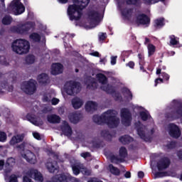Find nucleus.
I'll return each mask as SVG.
<instances>
[{"label":"nucleus","mask_w":182,"mask_h":182,"mask_svg":"<svg viewBox=\"0 0 182 182\" xmlns=\"http://www.w3.org/2000/svg\"><path fill=\"white\" fill-rule=\"evenodd\" d=\"M64 89L68 95L72 96V95H75V93H77V92H79L80 85L75 81H69L65 83Z\"/></svg>","instance_id":"1a4fd4ad"},{"label":"nucleus","mask_w":182,"mask_h":182,"mask_svg":"<svg viewBox=\"0 0 182 182\" xmlns=\"http://www.w3.org/2000/svg\"><path fill=\"white\" fill-rule=\"evenodd\" d=\"M10 182H18V176L16 175H11L10 177Z\"/></svg>","instance_id":"49530a36"},{"label":"nucleus","mask_w":182,"mask_h":182,"mask_svg":"<svg viewBox=\"0 0 182 182\" xmlns=\"http://www.w3.org/2000/svg\"><path fill=\"white\" fill-rule=\"evenodd\" d=\"M11 48L18 55H26L31 49V43L27 40L19 38L12 42Z\"/></svg>","instance_id":"20e7f679"},{"label":"nucleus","mask_w":182,"mask_h":182,"mask_svg":"<svg viewBox=\"0 0 182 182\" xmlns=\"http://www.w3.org/2000/svg\"><path fill=\"white\" fill-rule=\"evenodd\" d=\"M4 164H5V162L3 160H0V167H4Z\"/></svg>","instance_id":"69168bd1"},{"label":"nucleus","mask_w":182,"mask_h":182,"mask_svg":"<svg viewBox=\"0 0 182 182\" xmlns=\"http://www.w3.org/2000/svg\"><path fill=\"white\" fill-rule=\"evenodd\" d=\"M68 117L71 123L76 124L79 122V120L82 118V115L77 112H72L69 114Z\"/></svg>","instance_id":"4be33fe9"},{"label":"nucleus","mask_w":182,"mask_h":182,"mask_svg":"<svg viewBox=\"0 0 182 182\" xmlns=\"http://www.w3.org/2000/svg\"><path fill=\"white\" fill-rule=\"evenodd\" d=\"M88 182H103L102 181L97 180L96 178H92L88 181Z\"/></svg>","instance_id":"6e6d98bb"},{"label":"nucleus","mask_w":182,"mask_h":182,"mask_svg":"<svg viewBox=\"0 0 182 182\" xmlns=\"http://www.w3.org/2000/svg\"><path fill=\"white\" fill-rule=\"evenodd\" d=\"M176 114L178 115L177 117H175L174 119H178V117H182V107H180L178 110L176 112Z\"/></svg>","instance_id":"de8ad7c7"},{"label":"nucleus","mask_w":182,"mask_h":182,"mask_svg":"<svg viewBox=\"0 0 182 182\" xmlns=\"http://www.w3.org/2000/svg\"><path fill=\"white\" fill-rule=\"evenodd\" d=\"M168 166H170V160L167 158L162 159L158 162V170H164V168H167Z\"/></svg>","instance_id":"a211bd4d"},{"label":"nucleus","mask_w":182,"mask_h":182,"mask_svg":"<svg viewBox=\"0 0 182 182\" xmlns=\"http://www.w3.org/2000/svg\"><path fill=\"white\" fill-rule=\"evenodd\" d=\"M30 39L34 42H39L41 41V36L36 33H33L30 36Z\"/></svg>","instance_id":"4c0bfd02"},{"label":"nucleus","mask_w":182,"mask_h":182,"mask_svg":"<svg viewBox=\"0 0 182 182\" xmlns=\"http://www.w3.org/2000/svg\"><path fill=\"white\" fill-rule=\"evenodd\" d=\"M122 95L123 96H124V97H126L127 100H132V92H130V90H129V89L127 88H124L122 90Z\"/></svg>","instance_id":"7c9ffc66"},{"label":"nucleus","mask_w":182,"mask_h":182,"mask_svg":"<svg viewBox=\"0 0 182 182\" xmlns=\"http://www.w3.org/2000/svg\"><path fill=\"white\" fill-rule=\"evenodd\" d=\"M127 156V150L124 147H121L119 149V160H123Z\"/></svg>","instance_id":"473e14b6"},{"label":"nucleus","mask_w":182,"mask_h":182,"mask_svg":"<svg viewBox=\"0 0 182 182\" xmlns=\"http://www.w3.org/2000/svg\"><path fill=\"white\" fill-rule=\"evenodd\" d=\"M99 38L100 41H105V39H106V33H100L99 34Z\"/></svg>","instance_id":"3c124183"},{"label":"nucleus","mask_w":182,"mask_h":182,"mask_svg":"<svg viewBox=\"0 0 182 182\" xmlns=\"http://www.w3.org/2000/svg\"><path fill=\"white\" fill-rule=\"evenodd\" d=\"M90 55H91V56H97V57H99V52L95 51V52H94V53H91Z\"/></svg>","instance_id":"bf43d9fd"},{"label":"nucleus","mask_w":182,"mask_h":182,"mask_svg":"<svg viewBox=\"0 0 182 182\" xmlns=\"http://www.w3.org/2000/svg\"><path fill=\"white\" fill-rule=\"evenodd\" d=\"M140 110H141L139 112L141 119L144 120V122H146V120H151V117L150 116V114H149V112L147 110L144 109L142 107H140Z\"/></svg>","instance_id":"393cba45"},{"label":"nucleus","mask_w":182,"mask_h":182,"mask_svg":"<svg viewBox=\"0 0 182 182\" xmlns=\"http://www.w3.org/2000/svg\"><path fill=\"white\" fill-rule=\"evenodd\" d=\"M142 1L146 5H151V4H157L160 0H142Z\"/></svg>","instance_id":"ea45409f"},{"label":"nucleus","mask_w":182,"mask_h":182,"mask_svg":"<svg viewBox=\"0 0 182 182\" xmlns=\"http://www.w3.org/2000/svg\"><path fill=\"white\" fill-rule=\"evenodd\" d=\"M156 176V177H161V173H157Z\"/></svg>","instance_id":"774afa93"},{"label":"nucleus","mask_w":182,"mask_h":182,"mask_svg":"<svg viewBox=\"0 0 182 182\" xmlns=\"http://www.w3.org/2000/svg\"><path fill=\"white\" fill-rule=\"evenodd\" d=\"M27 118L28 122L32 123V124H34V126H42V124H43V122H42V120H41L39 118L31 117V115H28Z\"/></svg>","instance_id":"5701e85b"},{"label":"nucleus","mask_w":182,"mask_h":182,"mask_svg":"<svg viewBox=\"0 0 182 182\" xmlns=\"http://www.w3.org/2000/svg\"><path fill=\"white\" fill-rule=\"evenodd\" d=\"M26 176L33 178L35 181L43 182V175L37 169L31 168L26 171Z\"/></svg>","instance_id":"ddd939ff"},{"label":"nucleus","mask_w":182,"mask_h":182,"mask_svg":"<svg viewBox=\"0 0 182 182\" xmlns=\"http://www.w3.org/2000/svg\"><path fill=\"white\" fill-rule=\"evenodd\" d=\"M135 129L137 132L138 136H139L141 139L146 140V137L147 136V129H146V127L141 125L140 122H138L135 124Z\"/></svg>","instance_id":"2eb2a0df"},{"label":"nucleus","mask_w":182,"mask_h":182,"mask_svg":"<svg viewBox=\"0 0 182 182\" xmlns=\"http://www.w3.org/2000/svg\"><path fill=\"white\" fill-rule=\"evenodd\" d=\"M97 79L99 80L100 83L101 84L100 87L102 90H105V92H107V93H112L113 87L107 84V78H106V76H105V75L101 73L97 74Z\"/></svg>","instance_id":"9d476101"},{"label":"nucleus","mask_w":182,"mask_h":182,"mask_svg":"<svg viewBox=\"0 0 182 182\" xmlns=\"http://www.w3.org/2000/svg\"><path fill=\"white\" fill-rule=\"evenodd\" d=\"M149 43H150V39L146 38L144 44L147 46V45H149Z\"/></svg>","instance_id":"680f3d73"},{"label":"nucleus","mask_w":182,"mask_h":182,"mask_svg":"<svg viewBox=\"0 0 182 182\" xmlns=\"http://www.w3.org/2000/svg\"><path fill=\"white\" fill-rule=\"evenodd\" d=\"M121 118L122 123L124 126H130L132 123V114H130L129 109L126 108L121 109Z\"/></svg>","instance_id":"f8f14e48"},{"label":"nucleus","mask_w":182,"mask_h":182,"mask_svg":"<svg viewBox=\"0 0 182 182\" xmlns=\"http://www.w3.org/2000/svg\"><path fill=\"white\" fill-rule=\"evenodd\" d=\"M21 89L27 95H33L36 90V81L31 80L30 81L23 82Z\"/></svg>","instance_id":"9b49d317"},{"label":"nucleus","mask_w":182,"mask_h":182,"mask_svg":"<svg viewBox=\"0 0 182 182\" xmlns=\"http://www.w3.org/2000/svg\"><path fill=\"white\" fill-rule=\"evenodd\" d=\"M15 159L14 158H9L6 161V164H8V166H10V167H13V166H15Z\"/></svg>","instance_id":"a19ab883"},{"label":"nucleus","mask_w":182,"mask_h":182,"mask_svg":"<svg viewBox=\"0 0 182 182\" xmlns=\"http://www.w3.org/2000/svg\"><path fill=\"white\" fill-rule=\"evenodd\" d=\"M119 141H121L122 144H127L128 143H132V141H133V138L129 135H124L119 138Z\"/></svg>","instance_id":"c85d7f7f"},{"label":"nucleus","mask_w":182,"mask_h":182,"mask_svg":"<svg viewBox=\"0 0 182 182\" xmlns=\"http://www.w3.org/2000/svg\"><path fill=\"white\" fill-rule=\"evenodd\" d=\"M32 134L34 139H36V140H42V135H41V134L33 132Z\"/></svg>","instance_id":"79ce46f5"},{"label":"nucleus","mask_w":182,"mask_h":182,"mask_svg":"<svg viewBox=\"0 0 182 182\" xmlns=\"http://www.w3.org/2000/svg\"><path fill=\"white\" fill-rule=\"evenodd\" d=\"M97 109V104L92 101H88L85 104V110L86 112H88V113H92L95 112Z\"/></svg>","instance_id":"aec40b11"},{"label":"nucleus","mask_w":182,"mask_h":182,"mask_svg":"<svg viewBox=\"0 0 182 182\" xmlns=\"http://www.w3.org/2000/svg\"><path fill=\"white\" fill-rule=\"evenodd\" d=\"M168 133L171 137H174L175 139H178L181 136L180 128L174 124H170L168 125Z\"/></svg>","instance_id":"4468645a"},{"label":"nucleus","mask_w":182,"mask_h":182,"mask_svg":"<svg viewBox=\"0 0 182 182\" xmlns=\"http://www.w3.org/2000/svg\"><path fill=\"white\" fill-rule=\"evenodd\" d=\"M156 75H159L161 79H164L165 80H168V79H170V76L165 73H161V69L160 68L156 70Z\"/></svg>","instance_id":"72a5a7b5"},{"label":"nucleus","mask_w":182,"mask_h":182,"mask_svg":"<svg viewBox=\"0 0 182 182\" xmlns=\"http://www.w3.org/2000/svg\"><path fill=\"white\" fill-rule=\"evenodd\" d=\"M26 63H28V65L34 63V62H35V56L32 55H28L26 58Z\"/></svg>","instance_id":"58836bf2"},{"label":"nucleus","mask_w":182,"mask_h":182,"mask_svg":"<svg viewBox=\"0 0 182 182\" xmlns=\"http://www.w3.org/2000/svg\"><path fill=\"white\" fill-rule=\"evenodd\" d=\"M3 25H11L12 23V17L11 16H5L1 20Z\"/></svg>","instance_id":"2f4dec72"},{"label":"nucleus","mask_w":182,"mask_h":182,"mask_svg":"<svg viewBox=\"0 0 182 182\" xmlns=\"http://www.w3.org/2000/svg\"><path fill=\"white\" fill-rule=\"evenodd\" d=\"M139 0H127V5H136Z\"/></svg>","instance_id":"a18cd8bd"},{"label":"nucleus","mask_w":182,"mask_h":182,"mask_svg":"<svg viewBox=\"0 0 182 182\" xmlns=\"http://www.w3.org/2000/svg\"><path fill=\"white\" fill-rule=\"evenodd\" d=\"M155 26H156V28H162V26H164V18H160L155 20Z\"/></svg>","instance_id":"f704fd0d"},{"label":"nucleus","mask_w":182,"mask_h":182,"mask_svg":"<svg viewBox=\"0 0 182 182\" xmlns=\"http://www.w3.org/2000/svg\"><path fill=\"white\" fill-rule=\"evenodd\" d=\"M37 80L41 83V85H46V83L49 82V77L48 75L42 73L38 76Z\"/></svg>","instance_id":"bb28decb"},{"label":"nucleus","mask_w":182,"mask_h":182,"mask_svg":"<svg viewBox=\"0 0 182 182\" xmlns=\"http://www.w3.org/2000/svg\"><path fill=\"white\" fill-rule=\"evenodd\" d=\"M26 147H28V144L23 142L21 144L16 146V148L20 152L21 157L28 163L30 164H36L38 163V156L31 150L26 149Z\"/></svg>","instance_id":"39448f33"},{"label":"nucleus","mask_w":182,"mask_h":182,"mask_svg":"<svg viewBox=\"0 0 182 182\" xmlns=\"http://www.w3.org/2000/svg\"><path fill=\"white\" fill-rule=\"evenodd\" d=\"M72 106L75 109H80L83 106V100L79 97H75L71 101Z\"/></svg>","instance_id":"b1692460"},{"label":"nucleus","mask_w":182,"mask_h":182,"mask_svg":"<svg viewBox=\"0 0 182 182\" xmlns=\"http://www.w3.org/2000/svg\"><path fill=\"white\" fill-rule=\"evenodd\" d=\"M109 168L112 174H114L115 176H119V174H120V171L117 168L113 166V165H109Z\"/></svg>","instance_id":"e433bc0d"},{"label":"nucleus","mask_w":182,"mask_h":182,"mask_svg":"<svg viewBox=\"0 0 182 182\" xmlns=\"http://www.w3.org/2000/svg\"><path fill=\"white\" fill-rule=\"evenodd\" d=\"M127 66H129V68L133 69V68H134V62L130 61L129 63L127 64Z\"/></svg>","instance_id":"5fc2aeb1"},{"label":"nucleus","mask_w":182,"mask_h":182,"mask_svg":"<svg viewBox=\"0 0 182 182\" xmlns=\"http://www.w3.org/2000/svg\"><path fill=\"white\" fill-rule=\"evenodd\" d=\"M25 135L23 134H17L14 136L10 140L11 146H15V144H18V143H21L23 140Z\"/></svg>","instance_id":"412c9836"},{"label":"nucleus","mask_w":182,"mask_h":182,"mask_svg":"<svg viewBox=\"0 0 182 182\" xmlns=\"http://www.w3.org/2000/svg\"><path fill=\"white\" fill-rule=\"evenodd\" d=\"M87 21L88 24L85 26L86 29L96 28L100 22V14L96 10H91L87 14Z\"/></svg>","instance_id":"423d86ee"},{"label":"nucleus","mask_w":182,"mask_h":182,"mask_svg":"<svg viewBox=\"0 0 182 182\" xmlns=\"http://www.w3.org/2000/svg\"><path fill=\"white\" fill-rule=\"evenodd\" d=\"M116 100H120V97H119V94H115Z\"/></svg>","instance_id":"338daca9"},{"label":"nucleus","mask_w":182,"mask_h":182,"mask_svg":"<svg viewBox=\"0 0 182 182\" xmlns=\"http://www.w3.org/2000/svg\"><path fill=\"white\" fill-rule=\"evenodd\" d=\"M170 39H171L170 43L173 46H177L178 48H180V46H180V44H178V40H177V38L174 36H171Z\"/></svg>","instance_id":"c9c22d12"},{"label":"nucleus","mask_w":182,"mask_h":182,"mask_svg":"<svg viewBox=\"0 0 182 182\" xmlns=\"http://www.w3.org/2000/svg\"><path fill=\"white\" fill-rule=\"evenodd\" d=\"M122 16L130 22L136 23V25H149L150 23V18L144 14H138L134 16L133 9H125L121 11Z\"/></svg>","instance_id":"7ed1b4c3"},{"label":"nucleus","mask_w":182,"mask_h":182,"mask_svg":"<svg viewBox=\"0 0 182 182\" xmlns=\"http://www.w3.org/2000/svg\"><path fill=\"white\" fill-rule=\"evenodd\" d=\"M35 26V23L32 22H28L26 23H19L17 26H12L10 27V32L14 33H19L20 35H25L29 32L31 28Z\"/></svg>","instance_id":"0eeeda50"},{"label":"nucleus","mask_w":182,"mask_h":182,"mask_svg":"<svg viewBox=\"0 0 182 182\" xmlns=\"http://www.w3.org/2000/svg\"><path fill=\"white\" fill-rule=\"evenodd\" d=\"M116 116H117V112L109 109L104 112L101 116L95 115L93 117V122L97 124H103L105 123L111 128L117 127L120 121Z\"/></svg>","instance_id":"f257e3e1"},{"label":"nucleus","mask_w":182,"mask_h":182,"mask_svg":"<svg viewBox=\"0 0 182 182\" xmlns=\"http://www.w3.org/2000/svg\"><path fill=\"white\" fill-rule=\"evenodd\" d=\"M60 4H67L68 0H58Z\"/></svg>","instance_id":"0e129e2a"},{"label":"nucleus","mask_w":182,"mask_h":182,"mask_svg":"<svg viewBox=\"0 0 182 182\" xmlns=\"http://www.w3.org/2000/svg\"><path fill=\"white\" fill-rule=\"evenodd\" d=\"M63 72V65L60 63H53L51 66L52 75H59Z\"/></svg>","instance_id":"f3484780"},{"label":"nucleus","mask_w":182,"mask_h":182,"mask_svg":"<svg viewBox=\"0 0 182 182\" xmlns=\"http://www.w3.org/2000/svg\"><path fill=\"white\" fill-rule=\"evenodd\" d=\"M124 177H126V178H130V177H131L130 172H129V171L126 172V173L124 174Z\"/></svg>","instance_id":"052dcab7"},{"label":"nucleus","mask_w":182,"mask_h":182,"mask_svg":"<svg viewBox=\"0 0 182 182\" xmlns=\"http://www.w3.org/2000/svg\"><path fill=\"white\" fill-rule=\"evenodd\" d=\"M90 0H73L72 5L68 9V15L70 21H79L82 18L83 9L89 5Z\"/></svg>","instance_id":"f03ea898"},{"label":"nucleus","mask_w":182,"mask_h":182,"mask_svg":"<svg viewBox=\"0 0 182 182\" xmlns=\"http://www.w3.org/2000/svg\"><path fill=\"white\" fill-rule=\"evenodd\" d=\"M5 62V57L1 56L0 57V63L4 64Z\"/></svg>","instance_id":"e2e57ef3"},{"label":"nucleus","mask_w":182,"mask_h":182,"mask_svg":"<svg viewBox=\"0 0 182 182\" xmlns=\"http://www.w3.org/2000/svg\"><path fill=\"white\" fill-rule=\"evenodd\" d=\"M6 134L4 132H0V141H6Z\"/></svg>","instance_id":"37998d69"},{"label":"nucleus","mask_w":182,"mask_h":182,"mask_svg":"<svg viewBox=\"0 0 182 182\" xmlns=\"http://www.w3.org/2000/svg\"><path fill=\"white\" fill-rule=\"evenodd\" d=\"M47 119L49 123H59L60 122V117L56 114L48 115Z\"/></svg>","instance_id":"cd10ccee"},{"label":"nucleus","mask_w":182,"mask_h":182,"mask_svg":"<svg viewBox=\"0 0 182 182\" xmlns=\"http://www.w3.org/2000/svg\"><path fill=\"white\" fill-rule=\"evenodd\" d=\"M117 56H112L111 57V65H116Z\"/></svg>","instance_id":"09e8293b"},{"label":"nucleus","mask_w":182,"mask_h":182,"mask_svg":"<svg viewBox=\"0 0 182 182\" xmlns=\"http://www.w3.org/2000/svg\"><path fill=\"white\" fill-rule=\"evenodd\" d=\"M9 12H13L14 15H21L25 12V6L21 0H13L8 7Z\"/></svg>","instance_id":"6e6552de"},{"label":"nucleus","mask_w":182,"mask_h":182,"mask_svg":"<svg viewBox=\"0 0 182 182\" xmlns=\"http://www.w3.org/2000/svg\"><path fill=\"white\" fill-rule=\"evenodd\" d=\"M50 99H52V97L50 95H47L43 97V100L44 102H50Z\"/></svg>","instance_id":"8fccbe9b"},{"label":"nucleus","mask_w":182,"mask_h":182,"mask_svg":"<svg viewBox=\"0 0 182 182\" xmlns=\"http://www.w3.org/2000/svg\"><path fill=\"white\" fill-rule=\"evenodd\" d=\"M177 156L180 160H182V150H180L177 153Z\"/></svg>","instance_id":"13d9d810"},{"label":"nucleus","mask_w":182,"mask_h":182,"mask_svg":"<svg viewBox=\"0 0 182 182\" xmlns=\"http://www.w3.org/2000/svg\"><path fill=\"white\" fill-rule=\"evenodd\" d=\"M46 166L50 173H55V170L58 169V165H56L55 161H49L46 163Z\"/></svg>","instance_id":"a878e982"},{"label":"nucleus","mask_w":182,"mask_h":182,"mask_svg":"<svg viewBox=\"0 0 182 182\" xmlns=\"http://www.w3.org/2000/svg\"><path fill=\"white\" fill-rule=\"evenodd\" d=\"M60 130L65 136H71L72 135V129L69 126V124L66 122V121H63L62 126L60 127Z\"/></svg>","instance_id":"6ab92c4d"},{"label":"nucleus","mask_w":182,"mask_h":182,"mask_svg":"<svg viewBox=\"0 0 182 182\" xmlns=\"http://www.w3.org/2000/svg\"><path fill=\"white\" fill-rule=\"evenodd\" d=\"M139 178H143L144 177V173L143 171H139L138 173Z\"/></svg>","instance_id":"4d7b16f0"},{"label":"nucleus","mask_w":182,"mask_h":182,"mask_svg":"<svg viewBox=\"0 0 182 182\" xmlns=\"http://www.w3.org/2000/svg\"><path fill=\"white\" fill-rule=\"evenodd\" d=\"M51 103H52V105L55 106V105H58V103H59V99H58V98H53L51 100Z\"/></svg>","instance_id":"603ef678"},{"label":"nucleus","mask_w":182,"mask_h":182,"mask_svg":"<svg viewBox=\"0 0 182 182\" xmlns=\"http://www.w3.org/2000/svg\"><path fill=\"white\" fill-rule=\"evenodd\" d=\"M81 157H83V159H86L87 157H90V154L89 152L82 153Z\"/></svg>","instance_id":"864d4df0"},{"label":"nucleus","mask_w":182,"mask_h":182,"mask_svg":"<svg viewBox=\"0 0 182 182\" xmlns=\"http://www.w3.org/2000/svg\"><path fill=\"white\" fill-rule=\"evenodd\" d=\"M73 171L75 176H77V174H79L80 172L85 176H90V173H92L90 170L87 169L86 168L83 167V166H73Z\"/></svg>","instance_id":"dca6fc26"},{"label":"nucleus","mask_w":182,"mask_h":182,"mask_svg":"<svg viewBox=\"0 0 182 182\" xmlns=\"http://www.w3.org/2000/svg\"><path fill=\"white\" fill-rule=\"evenodd\" d=\"M148 49V56H152L154 55V52H156V46L151 43H148L146 46Z\"/></svg>","instance_id":"c756f323"},{"label":"nucleus","mask_w":182,"mask_h":182,"mask_svg":"<svg viewBox=\"0 0 182 182\" xmlns=\"http://www.w3.org/2000/svg\"><path fill=\"white\" fill-rule=\"evenodd\" d=\"M159 83H163V78H161V75H159V77L155 80V86H157Z\"/></svg>","instance_id":"c03bdc74"}]
</instances>
